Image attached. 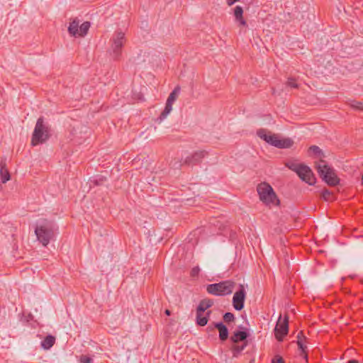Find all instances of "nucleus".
I'll return each instance as SVG.
<instances>
[{
  "label": "nucleus",
  "instance_id": "33",
  "mask_svg": "<svg viewBox=\"0 0 363 363\" xmlns=\"http://www.w3.org/2000/svg\"><path fill=\"white\" fill-rule=\"evenodd\" d=\"M239 1L240 0H226V2L228 6H232L233 4Z\"/></svg>",
  "mask_w": 363,
  "mask_h": 363
},
{
  "label": "nucleus",
  "instance_id": "25",
  "mask_svg": "<svg viewBox=\"0 0 363 363\" xmlns=\"http://www.w3.org/2000/svg\"><path fill=\"white\" fill-rule=\"evenodd\" d=\"M234 319H235V316H234L233 313H232L227 312L223 315V320L226 323L233 322L234 320Z\"/></svg>",
  "mask_w": 363,
  "mask_h": 363
},
{
  "label": "nucleus",
  "instance_id": "4",
  "mask_svg": "<svg viewBox=\"0 0 363 363\" xmlns=\"http://www.w3.org/2000/svg\"><path fill=\"white\" fill-rule=\"evenodd\" d=\"M257 191L260 201L268 206H277L279 200L272 187L267 182H262L257 186Z\"/></svg>",
  "mask_w": 363,
  "mask_h": 363
},
{
  "label": "nucleus",
  "instance_id": "29",
  "mask_svg": "<svg viewBox=\"0 0 363 363\" xmlns=\"http://www.w3.org/2000/svg\"><path fill=\"white\" fill-rule=\"evenodd\" d=\"M286 84L288 86H290L291 88H298V84L296 83V80L294 78H289Z\"/></svg>",
  "mask_w": 363,
  "mask_h": 363
},
{
  "label": "nucleus",
  "instance_id": "9",
  "mask_svg": "<svg viewBox=\"0 0 363 363\" xmlns=\"http://www.w3.org/2000/svg\"><path fill=\"white\" fill-rule=\"evenodd\" d=\"M289 331V317L285 315L282 319L281 315H279L276 327L274 334L279 341H281Z\"/></svg>",
  "mask_w": 363,
  "mask_h": 363
},
{
  "label": "nucleus",
  "instance_id": "13",
  "mask_svg": "<svg viewBox=\"0 0 363 363\" xmlns=\"http://www.w3.org/2000/svg\"><path fill=\"white\" fill-rule=\"evenodd\" d=\"M0 176L1 184H5L10 179V174L6 168L5 160H1L0 162Z\"/></svg>",
  "mask_w": 363,
  "mask_h": 363
},
{
  "label": "nucleus",
  "instance_id": "23",
  "mask_svg": "<svg viewBox=\"0 0 363 363\" xmlns=\"http://www.w3.org/2000/svg\"><path fill=\"white\" fill-rule=\"evenodd\" d=\"M246 346L247 342H245L242 345L235 344L232 348L233 357H238V355L245 348Z\"/></svg>",
  "mask_w": 363,
  "mask_h": 363
},
{
  "label": "nucleus",
  "instance_id": "6",
  "mask_svg": "<svg viewBox=\"0 0 363 363\" xmlns=\"http://www.w3.org/2000/svg\"><path fill=\"white\" fill-rule=\"evenodd\" d=\"M235 286V281L232 280H225L219 283L208 284L206 291L208 294L222 296L230 294Z\"/></svg>",
  "mask_w": 363,
  "mask_h": 363
},
{
  "label": "nucleus",
  "instance_id": "5",
  "mask_svg": "<svg viewBox=\"0 0 363 363\" xmlns=\"http://www.w3.org/2000/svg\"><path fill=\"white\" fill-rule=\"evenodd\" d=\"M54 224L50 221L45 220L43 223L35 228V233L39 242L43 246H47L50 240L54 237Z\"/></svg>",
  "mask_w": 363,
  "mask_h": 363
},
{
  "label": "nucleus",
  "instance_id": "19",
  "mask_svg": "<svg viewBox=\"0 0 363 363\" xmlns=\"http://www.w3.org/2000/svg\"><path fill=\"white\" fill-rule=\"evenodd\" d=\"M203 313L196 311V323L200 326H205L207 324L211 311L207 312L206 316L203 315Z\"/></svg>",
  "mask_w": 363,
  "mask_h": 363
},
{
  "label": "nucleus",
  "instance_id": "37",
  "mask_svg": "<svg viewBox=\"0 0 363 363\" xmlns=\"http://www.w3.org/2000/svg\"><path fill=\"white\" fill-rule=\"evenodd\" d=\"M362 184L363 185V174H362Z\"/></svg>",
  "mask_w": 363,
  "mask_h": 363
},
{
  "label": "nucleus",
  "instance_id": "11",
  "mask_svg": "<svg viewBox=\"0 0 363 363\" xmlns=\"http://www.w3.org/2000/svg\"><path fill=\"white\" fill-rule=\"evenodd\" d=\"M301 179L306 182L310 185L315 182V178L311 168L305 164H302L299 170L296 173Z\"/></svg>",
  "mask_w": 363,
  "mask_h": 363
},
{
  "label": "nucleus",
  "instance_id": "7",
  "mask_svg": "<svg viewBox=\"0 0 363 363\" xmlns=\"http://www.w3.org/2000/svg\"><path fill=\"white\" fill-rule=\"evenodd\" d=\"M126 42L125 33L121 30H116L110 40L111 54L115 60H119L122 54V48Z\"/></svg>",
  "mask_w": 363,
  "mask_h": 363
},
{
  "label": "nucleus",
  "instance_id": "8",
  "mask_svg": "<svg viewBox=\"0 0 363 363\" xmlns=\"http://www.w3.org/2000/svg\"><path fill=\"white\" fill-rule=\"evenodd\" d=\"M179 93H180V87L179 86H177L169 94V95L167 99L165 107L158 118V120L160 121V122L162 121L164 118H166L167 116L172 111V105L174 103V101L177 100Z\"/></svg>",
  "mask_w": 363,
  "mask_h": 363
},
{
  "label": "nucleus",
  "instance_id": "31",
  "mask_svg": "<svg viewBox=\"0 0 363 363\" xmlns=\"http://www.w3.org/2000/svg\"><path fill=\"white\" fill-rule=\"evenodd\" d=\"M105 180H106V179H105L104 177H99V179H96V180L94 181V183H95V184H96V185H100V184H101L104 182V181H105Z\"/></svg>",
  "mask_w": 363,
  "mask_h": 363
},
{
  "label": "nucleus",
  "instance_id": "10",
  "mask_svg": "<svg viewBox=\"0 0 363 363\" xmlns=\"http://www.w3.org/2000/svg\"><path fill=\"white\" fill-rule=\"evenodd\" d=\"M246 292L243 285H240V289L233 297V306L237 311H241L244 307Z\"/></svg>",
  "mask_w": 363,
  "mask_h": 363
},
{
  "label": "nucleus",
  "instance_id": "24",
  "mask_svg": "<svg viewBox=\"0 0 363 363\" xmlns=\"http://www.w3.org/2000/svg\"><path fill=\"white\" fill-rule=\"evenodd\" d=\"M303 164H298L295 162H289L286 164V166L292 171L297 173V172L299 170L300 167L302 166Z\"/></svg>",
  "mask_w": 363,
  "mask_h": 363
},
{
  "label": "nucleus",
  "instance_id": "36",
  "mask_svg": "<svg viewBox=\"0 0 363 363\" xmlns=\"http://www.w3.org/2000/svg\"><path fill=\"white\" fill-rule=\"evenodd\" d=\"M306 339V337L303 336V333H302V335H300V340H302L303 341V340Z\"/></svg>",
  "mask_w": 363,
  "mask_h": 363
},
{
  "label": "nucleus",
  "instance_id": "21",
  "mask_svg": "<svg viewBox=\"0 0 363 363\" xmlns=\"http://www.w3.org/2000/svg\"><path fill=\"white\" fill-rule=\"evenodd\" d=\"M91 26V24L89 21H85L79 28V37H84L85 36Z\"/></svg>",
  "mask_w": 363,
  "mask_h": 363
},
{
  "label": "nucleus",
  "instance_id": "32",
  "mask_svg": "<svg viewBox=\"0 0 363 363\" xmlns=\"http://www.w3.org/2000/svg\"><path fill=\"white\" fill-rule=\"evenodd\" d=\"M272 363H284V361L282 357H279L277 359H273Z\"/></svg>",
  "mask_w": 363,
  "mask_h": 363
},
{
  "label": "nucleus",
  "instance_id": "35",
  "mask_svg": "<svg viewBox=\"0 0 363 363\" xmlns=\"http://www.w3.org/2000/svg\"><path fill=\"white\" fill-rule=\"evenodd\" d=\"M347 363H358V362L355 359H351L348 361Z\"/></svg>",
  "mask_w": 363,
  "mask_h": 363
},
{
  "label": "nucleus",
  "instance_id": "30",
  "mask_svg": "<svg viewBox=\"0 0 363 363\" xmlns=\"http://www.w3.org/2000/svg\"><path fill=\"white\" fill-rule=\"evenodd\" d=\"M199 271L200 269L198 267H194L191 271V275L192 277H196L198 276Z\"/></svg>",
  "mask_w": 363,
  "mask_h": 363
},
{
  "label": "nucleus",
  "instance_id": "3",
  "mask_svg": "<svg viewBox=\"0 0 363 363\" xmlns=\"http://www.w3.org/2000/svg\"><path fill=\"white\" fill-rule=\"evenodd\" d=\"M50 128L44 123L43 117H40L35 124L32 138L31 145L36 146L45 143L50 137Z\"/></svg>",
  "mask_w": 363,
  "mask_h": 363
},
{
  "label": "nucleus",
  "instance_id": "22",
  "mask_svg": "<svg viewBox=\"0 0 363 363\" xmlns=\"http://www.w3.org/2000/svg\"><path fill=\"white\" fill-rule=\"evenodd\" d=\"M300 335H302V331L299 332L297 335V345L298 346V348L301 350L302 353L303 354V357L307 360V354H306V349L307 347L304 345L302 340H300Z\"/></svg>",
  "mask_w": 363,
  "mask_h": 363
},
{
  "label": "nucleus",
  "instance_id": "38",
  "mask_svg": "<svg viewBox=\"0 0 363 363\" xmlns=\"http://www.w3.org/2000/svg\"><path fill=\"white\" fill-rule=\"evenodd\" d=\"M254 361H255V360L253 359L252 362H250V363H253V362H254Z\"/></svg>",
  "mask_w": 363,
  "mask_h": 363
},
{
  "label": "nucleus",
  "instance_id": "12",
  "mask_svg": "<svg viewBox=\"0 0 363 363\" xmlns=\"http://www.w3.org/2000/svg\"><path fill=\"white\" fill-rule=\"evenodd\" d=\"M206 154L205 151L201 150L194 152L184 159V164L186 165H196L201 162Z\"/></svg>",
  "mask_w": 363,
  "mask_h": 363
},
{
  "label": "nucleus",
  "instance_id": "20",
  "mask_svg": "<svg viewBox=\"0 0 363 363\" xmlns=\"http://www.w3.org/2000/svg\"><path fill=\"white\" fill-rule=\"evenodd\" d=\"M213 305V301L209 298H205L200 301L196 311L204 312Z\"/></svg>",
  "mask_w": 363,
  "mask_h": 363
},
{
  "label": "nucleus",
  "instance_id": "34",
  "mask_svg": "<svg viewBox=\"0 0 363 363\" xmlns=\"http://www.w3.org/2000/svg\"><path fill=\"white\" fill-rule=\"evenodd\" d=\"M164 313L167 315H170L171 314V311L169 309H166Z\"/></svg>",
  "mask_w": 363,
  "mask_h": 363
},
{
  "label": "nucleus",
  "instance_id": "14",
  "mask_svg": "<svg viewBox=\"0 0 363 363\" xmlns=\"http://www.w3.org/2000/svg\"><path fill=\"white\" fill-rule=\"evenodd\" d=\"M235 21H238L240 26H247V22L243 18V9L240 6H236L233 10Z\"/></svg>",
  "mask_w": 363,
  "mask_h": 363
},
{
  "label": "nucleus",
  "instance_id": "2",
  "mask_svg": "<svg viewBox=\"0 0 363 363\" xmlns=\"http://www.w3.org/2000/svg\"><path fill=\"white\" fill-rule=\"evenodd\" d=\"M257 135L269 145L278 148H289L294 145V141L291 138H281L278 135L272 133L266 129H259Z\"/></svg>",
  "mask_w": 363,
  "mask_h": 363
},
{
  "label": "nucleus",
  "instance_id": "28",
  "mask_svg": "<svg viewBox=\"0 0 363 363\" xmlns=\"http://www.w3.org/2000/svg\"><path fill=\"white\" fill-rule=\"evenodd\" d=\"M79 361L81 363H93V359L86 355L80 356Z\"/></svg>",
  "mask_w": 363,
  "mask_h": 363
},
{
  "label": "nucleus",
  "instance_id": "1",
  "mask_svg": "<svg viewBox=\"0 0 363 363\" xmlns=\"http://www.w3.org/2000/svg\"><path fill=\"white\" fill-rule=\"evenodd\" d=\"M309 155H314L319 161L315 162V168L320 177L330 186H335L339 183V179L335 174L334 169L329 167L327 162L323 160L324 154L321 149L316 146L312 145L308 149Z\"/></svg>",
  "mask_w": 363,
  "mask_h": 363
},
{
  "label": "nucleus",
  "instance_id": "18",
  "mask_svg": "<svg viewBox=\"0 0 363 363\" xmlns=\"http://www.w3.org/2000/svg\"><path fill=\"white\" fill-rule=\"evenodd\" d=\"M55 342V337L52 335H48L45 337V339L41 342V347L44 350H50Z\"/></svg>",
  "mask_w": 363,
  "mask_h": 363
},
{
  "label": "nucleus",
  "instance_id": "16",
  "mask_svg": "<svg viewBox=\"0 0 363 363\" xmlns=\"http://www.w3.org/2000/svg\"><path fill=\"white\" fill-rule=\"evenodd\" d=\"M247 336V333L245 331H235L231 336L230 340L233 343L237 344L240 341L246 340Z\"/></svg>",
  "mask_w": 363,
  "mask_h": 363
},
{
  "label": "nucleus",
  "instance_id": "15",
  "mask_svg": "<svg viewBox=\"0 0 363 363\" xmlns=\"http://www.w3.org/2000/svg\"><path fill=\"white\" fill-rule=\"evenodd\" d=\"M214 328H217L219 331V337L221 340H227L228 337V330L226 326L221 322L214 323Z\"/></svg>",
  "mask_w": 363,
  "mask_h": 363
},
{
  "label": "nucleus",
  "instance_id": "27",
  "mask_svg": "<svg viewBox=\"0 0 363 363\" xmlns=\"http://www.w3.org/2000/svg\"><path fill=\"white\" fill-rule=\"evenodd\" d=\"M322 198L325 201H329L331 198V192L328 189H323L321 193Z\"/></svg>",
  "mask_w": 363,
  "mask_h": 363
},
{
  "label": "nucleus",
  "instance_id": "17",
  "mask_svg": "<svg viewBox=\"0 0 363 363\" xmlns=\"http://www.w3.org/2000/svg\"><path fill=\"white\" fill-rule=\"evenodd\" d=\"M79 22L77 19H74L69 23V26L68 27V32L70 35L74 37H79Z\"/></svg>",
  "mask_w": 363,
  "mask_h": 363
},
{
  "label": "nucleus",
  "instance_id": "26",
  "mask_svg": "<svg viewBox=\"0 0 363 363\" xmlns=\"http://www.w3.org/2000/svg\"><path fill=\"white\" fill-rule=\"evenodd\" d=\"M350 104L352 108L356 110H362L363 107L362 103L357 101H352Z\"/></svg>",
  "mask_w": 363,
  "mask_h": 363
}]
</instances>
